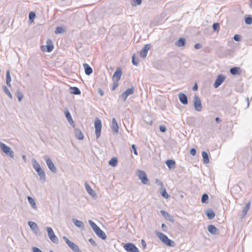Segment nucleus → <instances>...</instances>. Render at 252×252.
I'll return each mask as SVG.
<instances>
[{
  "instance_id": "obj_51",
  "label": "nucleus",
  "mask_w": 252,
  "mask_h": 252,
  "mask_svg": "<svg viewBox=\"0 0 252 252\" xmlns=\"http://www.w3.org/2000/svg\"><path fill=\"white\" fill-rule=\"evenodd\" d=\"M136 175L139 179L142 181V170H138L136 172Z\"/></svg>"
},
{
  "instance_id": "obj_26",
  "label": "nucleus",
  "mask_w": 252,
  "mask_h": 252,
  "mask_svg": "<svg viewBox=\"0 0 252 252\" xmlns=\"http://www.w3.org/2000/svg\"><path fill=\"white\" fill-rule=\"evenodd\" d=\"M202 156L203 158V162L204 164H208L209 162V156L207 152L203 151L202 152Z\"/></svg>"
},
{
  "instance_id": "obj_46",
  "label": "nucleus",
  "mask_w": 252,
  "mask_h": 252,
  "mask_svg": "<svg viewBox=\"0 0 252 252\" xmlns=\"http://www.w3.org/2000/svg\"><path fill=\"white\" fill-rule=\"evenodd\" d=\"M35 14L34 12H31L29 13V20L31 21L32 22L33 21V19L35 18Z\"/></svg>"
},
{
  "instance_id": "obj_27",
  "label": "nucleus",
  "mask_w": 252,
  "mask_h": 252,
  "mask_svg": "<svg viewBox=\"0 0 252 252\" xmlns=\"http://www.w3.org/2000/svg\"><path fill=\"white\" fill-rule=\"evenodd\" d=\"M206 214L209 219H213L215 216V214L214 212L212 209H208L206 211Z\"/></svg>"
},
{
  "instance_id": "obj_64",
  "label": "nucleus",
  "mask_w": 252,
  "mask_h": 252,
  "mask_svg": "<svg viewBox=\"0 0 252 252\" xmlns=\"http://www.w3.org/2000/svg\"><path fill=\"white\" fill-rule=\"evenodd\" d=\"M215 120L218 123H219L220 122V119L219 118H216Z\"/></svg>"
},
{
  "instance_id": "obj_47",
  "label": "nucleus",
  "mask_w": 252,
  "mask_h": 252,
  "mask_svg": "<svg viewBox=\"0 0 252 252\" xmlns=\"http://www.w3.org/2000/svg\"><path fill=\"white\" fill-rule=\"evenodd\" d=\"M208 195L207 194H204L201 198V201L202 203H205L208 199Z\"/></svg>"
},
{
  "instance_id": "obj_57",
  "label": "nucleus",
  "mask_w": 252,
  "mask_h": 252,
  "mask_svg": "<svg viewBox=\"0 0 252 252\" xmlns=\"http://www.w3.org/2000/svg\"><path fill=\"white\" fill-rule=\"evenodd\" d=\"M233 39L236 41H240V35H238V34H235L234 37H233Z\"/></svg>"
},
{
  "instance_id": "obj_4",
  "label": "nucleus",
  "mask_w": 252,
  "mask_h": 252,
  "mask_svg": "<svg viewBox=\"0 0 252 252\" xmlns=\"http://www.w3.org/2000/svg\"><path fill=\"white\" fill-rule=\"evenodd\" d=\"M48 237L51 241L54 243H58L59 239L56 235H55L53 229L51 227H47L46 228Z\"/></svg>"
},
{
  "instance_id": "obj_6",
  "label": "nucleus",
  "mask_w": 252,
  "mask_h": 252,
  "mask_svg": "<svg viewBox=\"0 0 252 252\" xmlns=\"http://www.w3.org/2000/svg\"><path fill=\"white\" fill-rule=\"evenodd\" d=\"M193 106L195 110L198 112L201 111L202 105L200 98L197 95H195L193 97Z\"/></svg>"
},
{
  "instance_id": "obj_62",
  "label": "nucleus",
  "mask_w": 252,
  "mask_h": 252,
  "mask_svg": "<svg viewBox=\"0 0 252 252\" xmlns=\"http://www.w3.org/2000/svg\"><path fill=\"white\" fill-rule=\"evenodd\" d=\"M198 87L197 85L196 84H195V85L193 86L192 90L193 91H196L197 90Z\"/></svg>"
},
{
  "instance_id": "obj_34",
  "label": "nucleus",
  "mask_w": 252,
  "mask_h": 252,
  "mask_svg": "<svg viewBox=\"0 0 252 252\" xmlns=\"http://www.w3.org/2000/svg\"><path fill=\"white\" fill-rule=\"evenodd\" d=\"M40 177V180L42 182H44L46 180V175L43 169L37 173Z\"/></svg>"
},
{
  "instance_id": "obj_49",
  "label": "nucleus",
  "mask_w": 252,
  "mask_h": 252,
  "mask_svg": "<svg viewBox=\"0 0 252 252\" xmlns=\"http://www.w3.org/2000/svg\"><path fill=\"white\" fill-rule=\"evenodd\" d=\"M161 194L162 196L165 198H168L169 196V195L167 193L165 189H164L163 191L162 192H161Z\"/></svg>"
},
{
  "instance_id": "obj_37",
  "label": "nucleus",
  "mask_w": 252,
  "mask_h": 252,
  "mask_svg": "<svg viewBox=\"0 0 252 252\" xmlns=\"http://www.w3.org/2000/svg\"><path fill=\"white\" fill-rule=\"evenodd\" d=\"M65 30L62 27H57L55 30V33L56 34L63 33Z\"/></svg>"
},
{
  "instance_id": "obj_22",
  "label": "nucleus",
  "mask_w": 252,
  "mask_h": 252,
  "mask_svg": "<svg viewBox=\"0 0 252 252\" xmlns=\"http://www.w3.org/2000/svg\"><path fill=\"white\" fill-rule=\"evenodd\" d=\"M186 39L183 37L180 38L175 43L178 47H183L186 44Z\"/></svg>"
},
{
  "instance_id": "obj_61",
  "label": "nucleus",
  "mask_w": 252,
  "mask_h": 252,
  "mask_svg": "<svg viewBox=\"0 0 252 252\" xmlns=\"http://www.w3.org/2000/svg\"><path fill=\"white\" fill-rule=\"evenodd\" d=\"M98 93L101 96H103L104 94L103 91L101 89H98Z\"/></svg>"
},
{
  "instance_id": "obj_54",
  "label": "nucleus",
  "mask_w": 252,
  "mask_h": 252,
  "mask_svg": "<svg viewBox=\"0 0 252 252\" xmlns=\"http://www.w3.org/2000/svg\"><path fill=\"white\" fill-rule=\"evenodd\" d=\"M32 251L33 252H43L41 250L37 247H33L32 248Z\"/></svg>"
},
{
  "instance_id": "obj_50",
  "label": "nucleus",
  "mask_w": 252,
  "mask_h": 252,
  "mask_svg": "<svg viewBox=\"0 0 252 252\" xmlns=\"http://www.w3.org/2000/svg\"><path fill=\"white\" fill-rule=\"evenodd\" d=\"M131 152H133V153L136 155H137V150H136V146L135 145H132V146H131Z\"/></svg>"
},
{
  "instance_id": "obj_45",
  "label": "nucleus",
  "mask_w": 252,
  "mask_h": 252,
  "mask_svg": "<svg viewBox=\"0 0 252 252\" xmlns=\"http://www.w3.org/2000/svg\"><path fill=\"white\" fill-rule=\"evenodd\" d=\"M89 223L92 227L93 230H94L98 226L92 220H89Z\"/></svg>"
},
{
  "instance_id": "obj_5",
  "label": "nucleus",
  "mask_w": 252,
  "mask_h": 252,
  "mask_svg": "<svg viewBox=\"0 0 252 252\" xmlns=\"http://www.w3.org/2000/svg\"><path fill=\"white\" fill-rule=\"evenodd\" d=\"M63 239L65 242L66 244L68 245V246L74 252H79L80 249L79 248V247L75 244V243H73L71 241H70L67 237L65 236L63 237Z\"/></svg>"
},
{
  "instance_id": "obj_20",
  "label": "nucleus",
  "mask_w": 252,
  "mask_h": 252,
  "mask_svg": "<svg viewBox=\"0 0 252 252\" xmlns=\"http://www.w3.org/2000/svg\"><path fill=\"white\" fill-rule=\"evenodd\" d=\"M27 198H28V201H29V203L30 204V205H31L33 209L36 210L37 209V207L36 202H35V200H34V199L31 196H28Z\"/></svg>"
},
{
  "instance_id": "obj_8",
  "label": "nucleus",
  "mask_w": 252,
  "mask_h": 252,
  "mask_svg": "<svg viewBox=\"0 0 252 252\" xmlns=\"http://www.w3.org/2000/svg\"><path fill=\"white\" fill-rule=\"evenodd\" d=\"M133 93V89L128 88L120 96V99H121L123 101H125L126 99L128 96L132 94Z\"/></svg>"
},
{
  "instance_id": "obj_7",
  "label": "nucleus",
  "mask_w": 252,
  "mask_h": 252,
  "mask_svg": "<svg viewBox=\"0 0 252 252\" xmlns=\"http://www.w3.org/2000/svg\"><path fill=\"white\" fill-rule=\"evenodd\" d=\"M124 248L127 252H139L138 248L132 243H126Z\"/></svg>"
},
{
  "instance_id": "obj_29",
  "label": "nucleus",
  "mask_w": 252,
  "mask_h": 252,
  "mask_svg": "<svg viewBox=\"0 0 252 252\" xmlns=\"http://www.w3.org/2000/svg\"><path fill=\"white\" fill-rule=\"evenodd\" d=\"M151 44H146L145 45L143 49V58H145L147 55L148 51L151 48Z\"/></svg>"
},
{
  "instance_id": "obj_48",
  "label": "nucleus",
  "mask_w": 252,
  "mask_h": 252,
  "mask_svg": "<svg viewBox=\"0 0 252 252\" xmlns=\"http://www.w3.org/2000/svg\"><path fill=\"white\" fill-rule=\"evenodd\" d=\"M219 28H220V25H219V24L218 23H215L213 25V28L215 31H218L219 30Z\"/></svg>"
},
{
  "instance_id": "obj_3",
  "label": "nucleus",
  "mask_w": 252,
  "mask_h": 252,
  "mask_svg": "<svg viewBox=\"0 0 252 252\" xmlns=\"http://www.w3.org/2000/svg\"><path fill=\"white\" fill-rule=\"evenodd\" d=\"M95 133L96 138L98 139L101 134V122L98 118H96L94 121Z\"/></svg>"
},
{
  "instance_id": "obj_24",
  "label": "nucleus",
  "mask_w": 252,
  "mask_h": 252,
  "mask_svg": "<svg viewBox=\"0 0 252 252\" xmlns=\"http://www.w3.org/2000/svg\"><path fill=\"white\" fill-rule=\"evenodd\" d=\"M165 163L169 169H173L175 167V162L173 160L168 159Z\"/></svg>"
},
{
  "instance_id": "obj_38",
  "label": "nucleus",
  "mask_w": 252,
  "mask_h": 252,
  "mask_svg": "<svg viewBox=\"0 0 252 252\" xmlns=\"http://www.w3.org/2000/svg\"><path fill=\"white\" fill-rule=\"evenodd\" d=\"M32 164L34 170L41 167L38 162L34 158L32 159Z\"/></svg>"
},
{
  "instance_id": "obj_12",
  "label": "nucleus",
  "mask_w": 252,
  "mask_h": 252,
  "mask_svg": "<svg viewBox=\"0 0 252 252\" xmlns=\"http://www.w3.org/2000/svg\"><path fill=\"white\" fill-rule=\"evenodd\" d=\"M94 231L95 232V233L97 235L98 237L101 238L103 240H105L107 238V236L105 233L100 229V228L97 226L94 230Z\"/></svg>"
},
{
  "instance_id": "obj_41",
  "label": "nucleus",
  "mask_w": 252,
  "mask_h": 252,
  "mask_svg": "<svg viewBox=\"0 0 252 252\" xmlns=\"http://www.w3.org/2000/svg\"><path fill=\"white\" fill-rule=\"evenodd\" d=\"M2 88H3V90L4 92V93L5 94H6L11 99H12V95L10 93L8 89L5 86H3Z\"/></svg>"
},
{
  "instance_id": "obj_44",
  "label": "nucleus",
  "mask_w": 252,
  "mask_h": 252,
  "mask_svg": "<svg viewBox=\"0 0 252 252\" xmlns=\"http://www.w3.org/2000/svg\"><path fill=\"white\" fill-rule=\"evenodd\" d=\"M148 182V179L147 177L146 174L143 171V184H147Z\"/></svg>"
},
{
  "instance_id": "obj_10",
  "label": "nucleus",
  "mask_w": 252,
  "mask_h": 252,
  "mask_svg": "<svg viewBox=\"0 0 252 252\" xmlns=\"http://www.w3.org/2000/svg\"><path fill=\"white\" fill-rule=\"evenodd\" d=\"M28 225L30 226L31 229L34 232V233L36 234H40V232L39 229V227L37 224L33 222L30 221L28 222Z\"/></svg>"
},
{
  "instance_id": "obj_11",
  "label": "nucleus",
  "mask_w": 252,
  "mask_h": 252,
  "mask_svg": "<svg viewBox=\"0 0 252 252\" xmlns=\"http://www.w3.org/2000/svg\"><path fill=\"white\" fill-rule=\"evenodd\" d=\"M139 57H142V50L137 52V54H134L132 57V63L135 65H138L139 63Z\"/></svg>"
},
{
  "instance_id": "obj_58",
  "label": "nucleus",
  "mask_w": 252,
  "mask_h": 252,
  "mask_svg": "<svg viewBox=\"0 0 252 252\" xmlns=\"http://www.w3.org/2000/svg\"><path fill=\"white\" fill-rule=\"evenodd\" d=\"M161 228H162V229L163 231L164 232H166L167 230V226L164 224V223H162V225H161Z\"/></svg>"
},
{
  "instance_id": "obj_2",
  "label": "nucleus",
  "mask_w": 252,
  "mask_h": 252,
  "mask_svg": "<svg viewBox=\"0 0 252 252\" xmlns=\"http://www.w3.org/2000/svg\"><path fill=\"white\" fill-rule=\"evenodd\" d=\"M44 158L49 169L52 172L56 173L57 171V169L53 163L52 160L48 156H45L44 157Z\"/></svg>"
},
{
  "instance_id": "obj_23",
  "label": "nucleus",
  "mask_w": 252,
  "mask_h": 252,
  "mask_svg": "<svg viewBox=\"0 0 252 252\" xmlns=\"http://www.w3.org/2000/svg\"><path fill=\"white\" fill-rule=\"evenodd\" d=\"M160 213L165 219H167L170 221H173V217L168 213L165 212V211L161 210Z\"/></svg>"
},
{
  "instance_id": "obj_40",
  "label": "nucleus",
  "mask_w": 252,
  "mask_h": 252,
  "mask_svg": "<svg viewBox=\"0 0 252 252\" xmlns=\"http://www.w3.org/2000/svg\"><path fill=\"white\" fill-rule=\"evenodd\" d=\"M16 95L18 98V101L20 102L21 101L22 99H23L24 95L22 92L20 91H17L16 93Z\"/></svg>"
},
{
  "instance_id": "obj_33",
  "label": "nucleus",
  "mask_w": 252,
  "mask_h": 252,
  "mask_svg": "<svg viewBox=\"0 0 252 252\" xmlns=\"http://www.w3.org/2000/svg\"><path fill=\"white\" fill-rule=\"evenodd\" d=\"M109 164L112 167H115L118 164V159L116 157L112 158L109 161Z\"/></svg>"
},
{
  "instance_id": "obj_36",
  "label": "nucleus",
  "mask_w": 252,
  "mask_h": 252,
  "mask_svg": "<svg viewBox=\"0 0 252 252\" xmlns=\"http://www.w3.org/2000/svg\"><path fill=\"white\" fill-rule=\"evenodd\" d=\"M250 204H251V202H249L248 203H247L246 204V205L244 207L243 210V213L244 215H246L247 214V213L250 208Z\"/></svg>"
},
{
  "instance_id": "obj_13",
  "label": "nucleus",
  "mask_w": 252,
  "mask_h": 252,
  "mask_svg": "<svg viewBox=\"0 0 252 252\" xmlns=\"http://www.w3.org/2000/svg\"><path fill=\"white\" fill-rule=\"evenodd\" d=\"M111 127L114 133H117L118 132L119 126L115 118L112 119Z\"/></svg>"
},
{
  "instance_id": "obj_35",
  "label": "nucleus",
  "mask_w": 252,
  "mask_h": 252,
  "mask_svg": "<svg viewBox=\"0 0 252 252\" xmlns=\"http://www.w3.org/2000/svg\"><path fill=\"white\" fill-rule=\"evenodd\" d=\"M0 148L3 153H6V151H8V150L10 149L9 146L2 142H0Z\"/></svg>"
},
{
  "instance_id": "obj_59",
  "label": "nucleus",
  "mask_w": 252,
  "mask_h": 252,
  "mask_svg": "<svg viewBox=\"0 0 252 252\" xmlns=\"http://www.w3.org/2000/svg\"><path fill=\"white\" fill-rule=\"evenodd\" d=\"M201 47H202L201 45L199 43H197V44H195V45H194V48L196 49H200L201 48Z\"/></svg>"
},
{
  "instance_id": "obj_31",
  "label": "nucleus",
  "mask_w": 252,
  "mask_h": 252,
  "mask_svg": "<svg viewBox=\"0 0 252 252\" xmlns=\"http://www.w3.org/2000/svg\"><path fill=\"white\" fill-rule=\"evenodd\" d=\"M47 45H46L47 51L48 52H50L53 50L54 46L52 43V41L50 39L47 40Z\"/></svg>"
},
{
  "instance_id": "obj_18",
  "label": "nucleus",
  "mask_w": 252,
  "mask_h": 252,
  "mask_svg": "<svg viewBox=\"0 0 252 252\" xmlns=\"http://www.w3.org/2000/svg\"><path fill=\"white\" fill-rule=\"evenodd\" d=\"M83 67L85 69L86 74L89 75L93 72V69L87 63H85L83 64Z\"/></svg>"
},
{
  "instance_id": "obj_19",
  "label": "nucleus",
  "mask_w": 252,
  "mask_h": 252,
  "mask_svg": "<svg viewBox=\"0 0 252 252\" xmlns=\"http://www.w3.org/2000/svg\"><path fill=\"white\" fill-rule=\"evenodd\" d=\"M72 220L76 226L81 228H84V223L83 221L79 220L76 219H73Z\"/></svg>"
},
{
  "instance_id": "obj_14",
  "label": "nucleus",
  "mask_w": 252,
  "mask_h": 252,
  "mask_svg": "<svg viewBox=\"0 0 252 252\" xmlns=\"http://www.w3.org/2000/svg\"><path fill=\"white\" fill-rule=\"evenodd\" d=\"M178 96L180 102L182 104L184 105H186L188 104V98L187 95L185 94L180 93L178 94Z\"/></svg>"
},
{
  "instance_id": "obj_1",
  "label": "nucleus",
  "mask_w": 252,
  "mask_h": 252,
  "mask_svg": "<svg viewBox=\"0 0 252 252\" xmlns=\"http://www.w3.org/2000/svg\"><path fill=\"white\" fill-rule=\"evenodd\" d=\"M155 234L164 244L168 246H172V243L173 242L169 239L166 235L158 231H156Z\"/></svg>"
},
{
  "instance_id": "obj_43",
  "label": "nucleus",
  "mask_w": 252,
  "mask_h": 252,
  "mask_svg": "<svg viewBox=\"0 0 252 252\" xmlns=\"http://www.w3.org/2000/svg\"><path fill=\"white\" fill-rule=\"evenodd\" d=\"M245 22L247 25H251L252 23V17L251 16H249L248 17L245 18Z\"/></svg>"
},
{
  "instance_id": "obj_32",
  "label": "nucleus",
  "mask_w": 252,
  "mask_h": 252,
  "mask_svg": "<svg viewBox=\"0 0 252 252\" xmlns=\"http://www.w3.org/2000/svg\"><path fill=\"white\" fill-rule=\"evenodd\" d=\"M11 81V78L10 74V71L7 70L6 73V82L7 85L9 87H11L10 82Z\"/></svg>"
},
{
  "instance_id": "obj_39",
  "label": "nucleus",
  "mask_w": 252,
  "mask_h": 252,
  "mask_svg": "<svg viewBox=\"0 0 252 252\" xmlns=\"http://www.w3.org/2000/svg\"><path fill=\"white\" fill-rule=\"evenodd\" d=\"M6 156H9L11 158H13L14 157V153L11 150V149H9L8 151H6V153H4Z\"/></svg>"
},
{
  "instance_id": "obj_15",
  "label": "nucleus",
  "mask_w": 252,
  "mask_h": 252,
  "mask_svg": "<svg viewBox=\"0 0 252 252\" xmlns=\"http://www.w3.org/2000/svg\"><path fill=\"white\" fill-rule=\"evenodd\" d=\"M121 75L122 71L119 69H117L113 75V80L114 82L119 81L121 79Z\"/></svg>"
},
{
  "instance_id": "obj_56",
  "label": "nucleus",
  "mask_w": 252,
  "mask_h": 252,
  "mask_svg": "<svg viewBox=\"0 0 252 252\" xmlns=\"http://www.w3.org/2000/svg\"><path fill=\"white\" fill-rule=\"evenodd\" d=\"M190 154L192 156H194L196 155V150L194 148H192L190 151Z\"/></svg>"
},
{
  "instance_id": "obj_16",
  "label": "nucleus",
  "mask_w": 252,
  "mask_h": 252,
  "mask_svg": "<svg viewBox=\"0 0 252 252\" xmlns=\"http://www.w3.org/2000/svg\"><path fill=\"white\" fill-rule=\"evenodd\" d=\"M64 115L70 125H71L72 126L74 127V123L68 110H66V111H65Z\"/></svg>"
},
{
  "instance_id": "obj_60",
  "label": "nucleus",
  "mask_w": 252,
  "mask_h": 252,
  "mask_svg": "<svg viewBox=\"0 0 252 252\" xmlns=\"http://www.w3.org/2000/svg\"><path fill=\"white\" fill-rule=\"evenodd\" d=\"M118 86V84L117 82H114L113 84L112 90H115Z\"/></svg>"
},
{
  "instance_id": "obj_21",
  "label": "nucleus",
  "mask_w": 252,
  "mask_h": 252,
  "mask_svg": "<svg viewBox=\"0 0 252 252\" xmlns=\"http://www.w3.org/2000/svg\"><path fill=\"white\" fill-rule=\"evenodd\" d=\"M230 72L233 75H240L241 73V69L239 67H234L230 69Z\"/></svg>"
},
{
  "instance_id": "obj_63",
  "label": "nucleus",
  "mask_w": 252,
  "mask_h": 252,
  "mask_svg": "<svg viewBox=\"0 0 252 252\" xmlns=\"http://www.w3.org/2000/svg\"><path fill=\"white\" fill-rule=\"evenodd\" d=\"M42 170V169L41 167L36 168V169H35V170L36 171V172L37 173H39L40 171H41Z\"/></svg>"
},
{
  "instance_id": "obj_53",
  "label": "nucleus",
  "mask_w": 252,
  "mask_h": 252,
  "mask_svg": "<svg viewBox=\"0 0 252 252\" xmlns=\"http://www.w3.org/2000/svg\"><path fill=\"white\" fill-rule=\"evenodd\" d=\"M159 129L161 132H165L166 130V127L163 125L159 126Z\"/></svg>"
},
{
  "instance_id": "obj_55",
  "label": "nucleus",
  "mask_w": 252,
  "mask_h": 252,
  "mask_svg": "<svg viewBox=\"0 0 252 252\" xmlns=\"http://www.w3.org/2000/svg\"><path fill=\"white\" fill-rule=\"evenodd\" d=\"M89 241L91 243V244H92L93 246H96V242H95V241H94L93 238H90V239L89 240Z\"/></svg>"
},
{
  "instance_id": "obj_9",
  "label": "nucleus",
  "mask_w": 252,
  "mask_h": 252,
  "mask_svg": "<svg viewBox=\"0 0 252 252\" xmlns=\"http://www.w3.org/2000/svg\"><path fill=\"white\" fill-rule=\"evenodd\" d=\"M225 79V77L224 75L221 74L218 75L214 84V88H218L223 82Z\"/></svg>"
},
{
  "instance_id": "obj_52",
  "label": "nucleus",
  "mask_w": 252,
  "mask_h": 252,
  "mask_svg": "<svg viewBox=\"0 0 252 252\" xmlns=\"http://www.w3.org/2000/svg\"><path fill=\"white\" fill-rule=\"evenodd\" d=\"M155 182H156V183L157 185L160 186L161 187H162L163 186V183L161 181H160L159 180L156 179Z\"/></svg>"
},
{
  "instance_id": "obj_42",
  "label": "nucleus",
  "mask_w": 252,
  "mask_h": 252,
  "mask_svg": "<svg viewBox=\"0 0 252 252\" xmlns=\"http://www.w3.org/2000/svg\"><path fill=\"white\" fill-rule=\"evenodd\" d=\"M142 3V0H132L131 2V4L132 6H136L137 5H140Z\"/></svg>"
},
{
  "instance_id": "obj_30",
  "label": "nucleus",
  "mask_w": 252,
  "mask_h": 252,
  "mask_svg": "<svg viewBox=\"0 0 252 252\" xmlns=\"http://www.w3.org/2000/svg\"><path fill=\"white\" fill-rule=\"evenodd\" d=\"M208 231L212 234H215L218 229L213 225H209L208 226Z\"/></svg>"
},
{
  "instance_id": "obj_17",
  "label": "nucleus",
  "mask_w": 252,
  "mask_h": 252,
  "mask_svg": "<svg viewBox=\"0 0 252 252\" xmlns=\"http://www.w3.org/2000/svg\"><path fill=\"white\" fill-rule=\"evenodd\" d=\"M74 133L77 139L79 140H83L84 139V135L79 128H76L74 129Z\"/></svg>"
},
{
  "instance_id": "obj_25",
  "label": "nucleus",
  "mask_w": 252,
  "mask_h": 252,
  "mask_svg": "<svg viewBox=\"0 0 252 252\" xmlns=\"http://www.w3.org/2000/svg\"><path fill=\"white\" fill-rule=\"evenodd\" d=\"M85 188L86 190L87 191L88 193L94 196L95 195L94 191L93 190V189L91 188V187L87 183H85Z\"/></svg>"
},
{
  "instance_id": "obj_28",
  "label": "nucleus",
  "mask_w": 252,
  "mask_h": 252,
  "mask_svg": "<svg viewBox=\"0 0 252 252\" xmlns=\"http://www.w3.org/2000/svg\"><path fill=\"white\" fill-rule=\"evenodd\" d=\"M70 93L74 94L79 95L81 94V91L79 89L76 87H70Z\"/></svg>"
}]
</instances>
